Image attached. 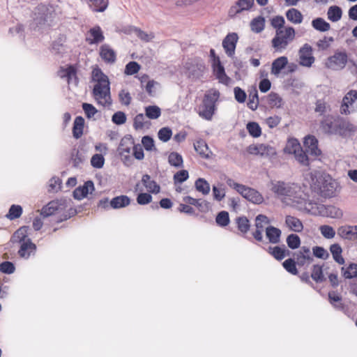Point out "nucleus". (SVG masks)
Segmentation results:
<instances>
[{"mask_svg": "<svg viewBox=\"0 0 357 357\" xmlns=\"http://www.w3.org/2000/svg\"><path fill=\"white\" fill-rule=\"evenodd\" d=\"M142 182L149 192L157 194L160 192V186L148 174L143 176Z\"/></svg>", "mask_w": 357, "mask_h": 357, "instance_id": "nucleus-36", "label": "nucleus"}, {"mask_svg": "<svg viewBox=\"0 0 357 357\" xmlns=\"http://www.w3.org/2000/svg\"><path fill=\"white\" fill-rule=\"evenodd\" d=\"M269 224L268 218L264 215H258L255 218L256 229L253 231L252 235L254 238L258 241L263 240V231L265 225Z\"/></svg>", "mask_w": 357, "mask_h": 357, "instance_id": "nucleus-17", "label": "nucleus"}, {"mask_svg": "<svg viewBox=\"0 0 357 357\" xmlns=\"http://www.w3.org/2000/svg\"><path fill=\"white\" fill-rule=\"evenodd\" d=\"M341 271L345 278L355 279L357 278V264L351 263L347 267L343 266Z\"/></svg>", "mask_w": 357, "mask_h": 357, "instance_id": "nucleus-40", "label": "nucleus"}, {"mask_svg": "<svg viewBox=\"0 0 357 357\" xmlns=\"http://www.w3.org/2000/svg\"><path fill=\"white\" fill-rule=\"evenodd\" d=\"M357 131V127L349 121L340 118L336 135L348 137Z\"/></svg>", "mask_w": 357, "mask_h": 357, "instance_id": "nucleus-15", "label": "nucleus"}, {"mask_svg": "<svg viewBox=\"0 0 357 357\" xmlns=\"http://www.w3.org/2000/svg\"><path fill=\"white\" fill-rule=\"evenodd\" d=\"M238 229L242 233L245 234L250 229L249 220L245 217H239L236 219Z\"/></svg>", "mask_w": 357, "mask_h": 357, "instance_id": "nucleus-60", "label": "nucleus"}, {"mask_svg": "<svg viewBox=\"0 0 357 357\" xmlns=\"http://www.w3.org/2000/svg\"><path fill=\"white\" fill-rule=\"evenodd\" d=\"M296 36L295 29L292 26H285L282 30L275 31V35L271 40L275 52L282 53Z\"/></svg>", "mask_w": 357, "mask_h": 357, "instance_id": "nucleus-4", "label": "nucleus"}, {"mask_svg": "<svg viewBox=\"0 0 357 357\" xmlns=\"http://www.w3.org/2000/svg\"><path fill=\"white\" fill-rule=\"evenodd\" d=\"M281 233L280 229L273 226H268L266 228V235L271 243H278L280 240Z\"/></svg>", "mask_w": 357, "mask_h": 357, "instance_id": "nucleus-29", "label": "nucleus"}, {"mask_svg": "<svg viewBox=\"0 0 357 357\" xmlns=\"http://www.w3.org/2000/svg\"><path fill=\"white\" fill-rule=\"evenodd\" d=\"M269 253L273 255L276 259L282 260L284 259L288 252L284 248L275 246L274 248H269Z\"/></svg>", "mask_w": 357, "mask_h": 357, "instance_id": "nucleus-52", "label": "nucleus"}, {"mask_svg": "<svg viewBox=\"0 0 357 357\" xmlns=\"http://www.w3.org/2000/svg\"><path fill=\"white\" fill-rule=\"evenodd\" d=\"M195 188L196 190L203 195H208L210 192V185L209 183L204 178H198L195 181Z\"/></svg>", "mask_w": 357, "mask_h": 357, "instance_id": "nucleus-49", "label": "nucleus"}, {"mask_svg": "<svg viewBox=\"0 0 357 357\" xmlns=\"http://www.w3.org/2000/svg\"><path fill=\"white\" fill-rule=\"evenodd\" d=\"M22 214V208L20 205L13 204L9 208L6 218L10 220L20 218Z\"/></svg>", "mask_w": 357, "mask_h": 357, "instance_id": "nucleus-46", "label": "nucleus"}, {"mask_svg": "<svg viewBox=\"0 0 357 357\" xmlns=\"http://www.w3.org/2000/svg\"><path fill=\"white\" fill-rule=\"evenodd\" d=\"M304 146L307 153L312 155L317 156L321 151L318 148V141L314 136H307L304 139Z\"/></svg>", "mask_w": 357, "mask_h": 357, "instance_id": "nucleus-23", "label": "nucleus"}, {"mask_svg": "<svg viewBox=\"0 0 357 357\" xmlns=\"http://www.w3.org/2000/svg\"><path fill=\"white\" fill-rule=\"evenodd\" d=\"M287 243L291 249L298 248L301 244V240L298 235L290 234L287 238Z\"/></svg>", "mask_w": 357, "mask_h": 357, "instance_id": "nucleus-64", "label": "nucleus"}, {"mask_svg": "<svg viewBox=\"0 0 357 357\" xmlns=\"http://www.w3.org/2000/svg\"><path fill=\"white\" fill-rule=\"evenodd\" d=\"M295 159L302 165L308 166L309 159L305 151L302 149H299L296 153L294 154Z\"/></svg>", "mask_w": 357, "mask_h": 357, "instance_id": "nucleus-61", "label": "nucleus"}, {"mask_svg": "<svg viewBox=\"0 0 357 357\" xmlns=\"http://www.w3.org/2000/svg\"><path fill=\"white\" fill-rule=\"evenodd\" d=\"M319 231L321 235L326 239H331L335 236V229L329 225H321L319 227Z\"/></svg>", "mask_w": 357, "mask_h": 357, "instance_id": "nucleus-56", "label": "nucleus"}, {"mask_svg": "<svg viewBox=\"0 0 357 357\" xmlns=\"http://www.w3.org/2000/svg\"><path fill=\"white\" fill-rule=\"evenodd\" d=\"M67 204L68 202L66 199L51 201L42 208L40 214L44 217H48L56 212H61L66 210L68 206Z\"/></svg>", "mask_w": 357, "mask_h": 357, "instance_id": "nucleus-12", "label": "nucleus"}, {"mask_svg": "<svg viewBox=\"0 0 357 357\" xmlns=\"http://www.w3.org/2000/svg\"><path fill=\"white\" fill-rule=\"evenodd\" d=\"M348 61V55L345 51H336L326 61V68L333 70H340L344 68Z\"/></svg>", "mask_w": 357, "mask_h": 357, "instance_id": "nucleus-9", "label": "nucleus"}, {"mask_svg": "<svg viewBox=\"0 0 357 357\" xmlns=\"http://www.w3.org/2000/svg\"><path fill=\"white\" fill-rule=\"evenodd\" d=\"M354 225H343L337 229V235L346 240H354Z\"/></svg>", "mask_w": 357, "mask_h": 357, "instance_id": "nucleus-32", "label": "nucleus"}, {"mask_svg": "<svg viewBox=\"0 0 357 357\" xmlns=\"http://www.w3.org/2000/svg\"><path fill=\"white\" fill-rule=\"evenodd\" d=\"M285 224L289 229L295 232H300L303 228L302 222L298 218L291 215L286 217Z\"/></svg>", "mask_w": 357, "mask_h": 357, "instance_id": "nucleus-30", "label": "nucleus"}, {"mask_svg": "<svg viewBox=\"0 0 357 357\" xmlns=\"http://www.w3.org/2000/svg\"><path fill=\"white\" fill-rule=\"evenodd\" d=\"M62 181L59 177L53 176L52 177L47 184V191L50 193L58 192L61 188Z\"/></svg>", "mask_w": 357, "mask_h": 357, "instance_id": "nucleus-41", "label": "nucleus"}, {"mask_svg": "<svg viewBox=\"0 0 357 357\" xmlns=\"http://www.w3.org/2000/svg\"><path fill=\"white\" fill-rule=\"evenodd\" d=\"M271 191L278 197L282 202L287 206L307 212L308 202L303 188L294 183L275 181L271 183Z\"/></svg>", "mask_w": 357, "mask_h": 357, "instance_id": "nucleus-1", "label": "nucleus"}, {"mask_svg": "<svg viewBox=\"0 0 357 357\" xmlns=\"http://www.w3.org/2000/svg\"><path fill=\"white\" fill-rule=\"evenodd\" d=\"M194 147L197 153L204 158H209L211 151L208 145L204 140H198L194 144Z\"/></svg>", "mask_w": 357, "mask_h": 357, "instance_id": "nucleus-33", "label": "nucleus"}, {"mask_svg": "<svg viewBox=\"0 0 357 357\" xmlns=\"http://www.w3.org/2000/svg\"><path fill=\"white\" fill-rule=\"evenodd\" d=\"M145 115L149 119H157L161 115V109L156 105L147 106L145 107Z\"/></svg>", "mask_w": 357, "mask_h": 357, "instance_id": "nucleus-44", "label": "nucleus"}, {"mask_svg": "<svg viewBox=\"0 0 357 357\" xmlns=\"http://www.w3.org/2000/svg\"><path fill=\"white\" fill-rule=\"evenodd\" d=\"M84 126V119L82 116H77L75 119L73 133V136L76 139H79L83 134V130Z\"/></svg>", "mask_w": 357, "mask_h": 357, "instance_id": "nucleus-38", "label": "nucleus"}, {"mask_svg": "<svg viewBox=\"0 0 357 357\" xmlns=\"http://www.w3.org/2000/svg\"><path fill=\"white\" fill-rule=\"evenodd\" d=\"M146 115H144L143 114L136 115L134 119V128L136 130H139L147 126L149 124V122L146 120Z\"/></svg>", "mask_w": 357, "mask_h": 357, "instance_id": "nucleus-51", "label": "nucleus"}, {"mask_svg": "<svg viewBox=\"0 0 357 357\" xmlns=\"http://www.w3.org/2000/svg\"><path fill=\"white\" fill-rule=\"evenodd\" d=\"M100 56L107 63H114L116 58V52L107 44H104L100 47Z\"/></svg>", "mask_w": 357, "mask_h": 357, "instance_id": "nucleus-24", "label": "nucleus"}, {"mask_svg": "<svg viewBox=\"0 0 357 357\" xmlns=\"http://www.w3.org/2000/svg\"><path fill=\"white\" fill-rule=\"evenodd\" d=\"M36 251V245L31 241V239H27L26 241L20 244V248L18 250V255L20 257L27 259L31 255H34Z\"/></svg>", "mask_w": 357, "mask_h": 357, "instance_id": "nucleus-19", "label": "nucleus"}, {"mask_svg": "<svg viewBox=\"0 0 357 357\" xmlns=\"http://www.w3.org/2000/svg\"><path fill=\"white\" fill-rule=\"evenodd\" d=\"M299 64L310 68L314 63L315 59L313 56L312 48L307 44H304L298 51Z\"/></svg>", "mask_w": 357, "mask_h": 357, "instance_id": "nucleus-13", "label": "nucleus"}, {"mask_svg": "<svg viewBox=\"0 0 357 357\" xmlns=\"http://www.w3.org/2000/svg\"><path fill=\"white\" fill-rule=\"evenodd\" d=\"M288 64V59L287 56H282L275 59L272 63L271 73L275 76H278L281 70L284 69Z\"/></svg>", "mask_w": 357, "mask_h": 357, "instance_id": "nucleus-25", "label": "nucleus"}, {"mask_svg": "<svg viewBox=\"0 0 357 357\" xmlns=\"http://www.w3.org/2000/svg\"><path fill=\"white\" fill-rule=\"evenodd\" d=\"M266 102L271 107L280 108L282 99L278 93L272 92L266 97Z\"/></svg>", "mask_w": 357, "mask_h": 357, "instance_id": "nucleus-42", "label": "nucleus"}, {"mask_svg": "<svg viewBox=\"0 0 357 357\" xmlns=\"http://www.w3.org/2000/svg\"><path fill=\"white\" fill-rule=\"evenodd\" d=\"M212 66L214 75L219 82L222 84H227L229 81V78L225 74V68L222 66L219 58H215L213 59Z\"/></svg>", "mask_w": 357, "mask_h": 357, "instance_id": "nucleus-22", "label": "nucleus"}, {"mask_svg": "<svg viewBox=\"0 0 357 357\" xmlns=\"http://www.w3.org/2000/svg\"><path fill=\"white\" fill-rule=\"evenodd\" d=\"M105 40L102 29L96 25L91 27L86 34V41L89 45H97Z\"/></svg>", "mask_w": 357, "mask_h": 357, "instance_id": "nucleus-14", "label": "nucleus"}, {"mask_svg": "<svg viewBox=\"0 0 357 357\" xmlns=\"http://www.w3.org/2000/svg\"><path fill=\"white\" fill-rule=\"evenodd\" d=\"M328 299L330 303L336 309H343V304L341 303L342 297L335 291H330L328 293Z\"/></svg>", "mask_w": 357, "mask_h": 357, "instance_id": "nucleus-45", "label": "nucleus"}, {"mask_svg": "<svg viewBox=\"0 0 357 357\" xmlns=\"http://www.w3.org/2000/svg\"><path fill=\"white\" fill-rule=\"evenodd\" d=\"M91 82L93 83L92 94L95 100L104 107H109L112 100L108 77L100 68H96L91 73Z\"/></svg>", "mask_w": 357, "mask_h": 357, "instance_id": "nucleus-2", "label": "nucleus"}, {"mask_svg": "<svg viewBox=\"0 0 357 357\" xmlns=\"http://www.w3.org/2000/svg\"><path fill=\"white\" fill-rule=\"evenodd\" d=\"M82 109L86 116L89 119H93L94 116L98 113L97 109L93 105L89 103H83Z\"/></svg>", "mask_w": 357, "mask_h": 357, "instance_id": "nucleus-62", "label": "nucleus"}, {"mask_svg": "<svg viewBox=\"0 0 357 357\" xmlns=\"http://www.w3.org/2000/svg\"><path fill=\"white\" fill-rule=\"evenodd\" d=\"M246 128L249 134L253 137H258L261 134V128L257 123L250 122L247 124Z\"/></svg>", "mask_w": 357, "mask_h": 357, "instance_id": "nucleus-55", "label": "nucleus"}, {"mask_svg": "<svg viewBox=\"0 0 357 357\" xmlns=\"http://www.w3.org/2000/svg\"><path fill=\"white\" fill-rule=\"evenodd\" d=\"M312 190L324 197H333L337 188V183L329 175H322L319 172H310L305 176Z\"/></svg>", "mask_w": 357, "mask_h": 357, "instance_id": "nucleus-3", "label": "nucleus"}, {"mask_svg": "<svg viewBox=\"0 0 357 357\" xmlns=\"http://www.w3.org/2000/svg\"><path fill=\"white\" fill-rule=\"evenodd\" d=\"M59 76L65 79L68 84L77 85V79L76 77V70L74 67L70 66L66 68H61L58 72Z\"/></svg>", "mask_w": 357, "mask_h": 357, "instance_id": "nucleus-20", "label": "nucleus"}, {"mask_svg": "<svg viewBox=\"0 0 357 357\" xmlns=\"http://www.w3.org/2000/svg\"><path fill=\"white\" fill-rule=\"evenodd\" d=\"M312 215H320L331 218H341L342 211L335 206H326L312 201L308 202V209L306 212Z\"/></svg>", "mask_w": 357, "mask_h": 357, "instance_id": "nucleus-6", "label": "nucleus"}, {"mask_svg": "<svg viewBox=\"0 0 357 357\" xmlns=\"http://www.w3.org/2000/svg\"><path fill=\"white\" fill-rule=\"evenodd\" d=\"M265 28V19L261 16H258L254 18L250 22V29L252 31L259 33H261Z\"/></svg>", "mask_w": 357, "mask_h": 357, "instance_id": "nucleus-39", "label": "nucleus"}, {"mask_svg": "<svg viewBox=\"0 0 357 357\" xmlns=\"http://www.w3.org/2000/svg\"><path fill=\"white\" fill-rule=\"evenodd\" d=\"M29 228L26 226H23L19 228L12 236L11 241L13 243H20L26 241L28 238V231Z\"/></svg>", "mask_w": 357, "mask_h": 357, "instance_id": "nucleus-26", "label": "nucleus"}, {"mask_svg": "<svg viewBox=\"0 0 357 357\" xmlns=\"http://www.w3.org/2000/svg\"><path fill=\"white\" fill-rule=\"evenodd\" d=\"M215 222L220 227H225L227 226L230 222L229 213L225 211L218 213L215 218Z\"/></svg>", "mask_w": 357, "mask_h": 357, "instance_id": "nucleus-50", "label": "nucleus"}, {"mask_svg": "<svg viewBox=\"0 0 357 357\" xmlns=\"http://www.w3.org/2000/svg\"><path fill=\"white\" fill-rule=\"evenodd\" d=\"M311 277L317 282H323L325 278L323 274L322 266L314 265L312 270Z\"/></svg>", "mask_w": 357, "mask_h": 357, "instance_id": "nucleus-54", "label": "nucleus"}, {"mask_svg": "<svg viewBox=\"0 0 357 357\" xmlns=\"http://www.w3.org/2000/svg\"><path fill=\"white\" fill-rule=\"evenodd\" d=\"M168 162L170 165L176 167H181L183 166V158L181 155L176 152H172L169 155Z\"/></svg>", "mask_w": 357, "mask_h": 357, "instance_id": "nucleus-53", "label": "nucleus"}, {"mask_svg": "<svg viewBox=\"0 0 357 357\" xmlns=\"http://www.w3.org/2000/svg\"><path fill=\"white\" fill-rule=\"evenodd\" d=\"M134 142L130 137H124L121 139L120 144L118 147V152L121 160L126 165H129L131 162V149H133Z\"/></svg>", "mask_w": 357, "mask_h": 357, "instance_id": "nucleus-10", "label": "nucleus"}, {"mask_svg": "<svg viewBox=\"0 0 357 357\" xmlns=\"http://www.w3.org/2000/svg\"><path fill=\"white\" fill-rule=\"evenodd\" d=\"M287 19L293 24H299L302 22L303 17L301 13L296 8H290L286 12Z\"/></svg>", "mask_w": 357, "mask_h": 357, "instance_id": "nucleus-37", "label": "nucleus"}, {"mask_svg": "<svg viewBox=\"0 0 357 357\" xmlns=\"http://www.w3.org/2000/svg\"><path fill=\"white\" fill-rule=\"evenodd\" d=\"M140 66L135 61L129 62L125 68V74L128 75H132L139 72Z\"/></svg>", "mask_w": 357, "mask_h": 357, "instance_id": "nucleus-63", "label": "nucleus"}, {"mask_svg": "<svg viewBox=\"0 0 357 357\" xmlns=\"http://www.w3.org/2000/svg\"><path fill=\"white\" fill-rule=\"evenodd\" d=\"M189 75L193 78H199L202 77L206 70L205 65L202 61H197L195 64L188 67Z\"/></svg>", "mask_w": 357, "mask_h": 357, "instance_id": "nucleus-28", "label": "nucleus"}, {"mask_svg": "<svg viewBox=\"0 0 357 357\" xmlns=\"http://www.w3.org/2000/svg\"><path fill=\"white\" fill-rule=\"evenodd\" d=\"M226 182L229 187L235 189L248 201L257 204H261L264 202L263 196L257 190L238 183L231 178L227 179Z\"/></svg>", "mask_w": 357, "mask_h": 357, "instance_id": "nucleus-7", "label": "nucleus"}, {"mask_svg": "<svg viewBox=\"0 0 357 357\" xmlns=\"http://www.w3.org/2000/svg\"><path fill=\"white\" fill-rule=\"evenodd\" d=\"M276 155L275 149L264 144H260V155L262 157L271 158Z\"/></svg>", "mask_w": 357, "mask_h": 357, "instance_id": "nucleus-48", "label": "nucleus"}, {"mask_svg": "<svg viewBox=\"0 0 357 357\" xmlns=\"http://www.w3.org/2000/svg\"><path fill=\"white\" fill-rule=\"evenodd\" d=\"M254 4V0H238L229 10V15L234 17L236 15L245 10H249Z\"/></svg>", "mask_w": 357, "mask_h": 357, "instance_id": "nucleus-16", "label": "nucleus"}, {"mask_svg": "<svg viewBox=\"0 0 357 357\" xmlns=\"http://www.w3.org/2000/svg\"><path fill=\"white\" fill-rule=\"evenodd\" d=\"M130 204V199L126 195H120L114 197L109 202L110 207L118 209L126 207Z\"/></svg>", "mask_w": 357, "mask_h": 357, "instance_id": "nucleus-27", "label": "nucleus"}, {"mask_svg": "<svg viewBox=\"0 0 357 357\" xmlns=\"http://www.w3.org/2000/svg\"><path fill=\"white\" fill-rule=\"evenodd\" d=\"M313 28L319 31H327L330 29L331 25L325 20L321 17L316 18L312 21Z\"/></svg>", "mask_w": 357, "mask_h": 357, "instance_id": "nucleus-43", "label": "nucleus"}, {"mask_svg": "<svg viewBox=\"0 0 357 357\" xmlns=\"http://www.w3.org/2000/svg\"><path fill=\"white\" fill-rule=\"evenodd\" d=\"M340 117L333 115L324 116L320 123V128L328 135H336Z\"/></svg>", "mask_w": 357, "mask_h": 357, "instance_id": "nucleus-11", "label": "nucleus"}, {"mask_svg": "<svg viewBox=\"0 0 357 357\" xmlns=\"http://www.w3.org/2000/svg\"><path fill=\"white\" fill-rule=\"evenodd\" d=\"M213 196L216 201L220 202L225 197V191L222 184L213 186Z\"/></svg>", "mask_w": 357, "mask_h": 357, "instance_id": "nucleus-57", "label": "nucleus"}, {"mask_svg": "<svg viewBox=\"0 0 357 357\" xmlns=\"http://www.w3.org/2000/svg\"><path fill=\"white\" fill-rule=\"evenodd\" d=\"M285 20L282 16H275L271 20V25L275 29L276 31L284 29Z\"/></svg>", "mask_w": 357, "mask_h": 357, "instance_id": "nucleus-58", "label": "nucleus"}, {"mask_svg": "<svg viewBox=\"0 0 357 357\" xmlns=\"http://www.w3.org/2000/svg\"><path fill=\"white\" fill-rule=\"evenodd\" d=\"M259 104L258 93L257 90H254L249 94V100L248 102V107L252 109H257Z\"/></svg>", "mask_w": 357, "mask_h": 357, "instance_id": "nucleus-59", "label": "nucleus"}, {"mask_svg": "<svg viewBox=\"0 0 357 357\" xmlns=\"http://www.w3.org/2000/svg\"><path fill=\"white\" fill-rule=\"evenodd\" d=\"M220 97L218 90L212 89L208 91L204 98L202 104L199 107V115L206 120H211L215 110V102Z\"/></svg>", "mask_w": 357, "mask_h": 357, "instance_id": "nucleus-5", "label": "nucleus"}, {"mask_svg": "<svg viewBox=\"0 0 357 357\" xmlns=\"http://www.w3.org/2000/svg\"><path fill=\"white\" fill-rule=\"evenodd\" d=\"M330 252L333 256L334 261L342 265L344 264L345 261L344 257H342V248L338 243H333L330 246Z\"/></svg>", "mask_w": 357, "mask_h": 357, "instance_id": "nucleus-31", "label": "nucleus"}, {"mask_svg": "<svg viewBox=\"0 0 357 357\" xmlns=\"http://www.w3.org/2000/svg\"><path fill=\"white\" fill-rule=\"evenodd\" d=\"M93 183L88 181L82 186L77 188L73 192V197L77 200H81L89 194H91L94 191Z\"/></svg>", "mask_w": 357, "mask_h": 357, "instance_id": "nucleus-21", "label": "nucleus"}, {"mask_svg": "<svg viewBox=\"0 0 357 357\" xmlns=\"http://www.w3.org/2000/svg\"><path fill=\"white\" fill-rule=\"evenodd\" d=\"M357 91L350 90L343 97L340 112L343 115H350L357 112Z\"/></svg>", "mask_w": 357, "mask_h": 357, "instance_id": "nucleus-8", "label": "nucleus"}, {"mask_svg": "<svg viewBox=\"0 0 357 357\" xmlns=\"http://www.w3.org/2000/svg\"><path fill=\"white\" fill-rule=\"evenodd\" d=\"M238 36L236 33L228 34L222 41V46L226 54L229 56H232L235 53Z\"/></svg>", "mask_w": 357, "mask_h": 357, "instance_id": "nucleus-18", "label": "nucleus"}, {"mask_svg": "<svg viewBox=\"0 0 357 357\" xmlns=\"http://www.w3.org/2000/svg\"><path fill=\"white\" fill-rule=\"evenodd\" d=\"M342 16V10L338 6H331L328 8L327 11L328 19L333 22H336L340 20Z\"/></svg>", "mask_w": 357, "mask_h": 357, "instance_id": "nucleus-35", "label": "nucleus"}, {"mask_svg": "<svg viewBox=\"0 0 357 357\" xmlns=\"http://www.w3.org/2000/svg\"><path fill=\"white\" fill-rule=\"evenodd\" d=\"M301 149V146L296 139H290L287 143L285 151L289 154H294Z\"/></svg>", "mask_w": 357, "mask_h": 357, "instance_id": "nucleus-47", "label": "nucleus"}, {"mask_svg": "<svg viewBox=\"0 0 357 357\" xmlns=\"http://www.w3.org/2000/svg\"><path fill=\"white\" fill-rule=\"evenodd\" d=\"M296 259L298 264L304 265L306 263H310L312 261V256L309 248L303 247L296 255Z\"/></svg>", "mask_w": 357, "mask_h": 357, "instance_id": "nucleus-34", "label": "nucleus"}]
</instances>
